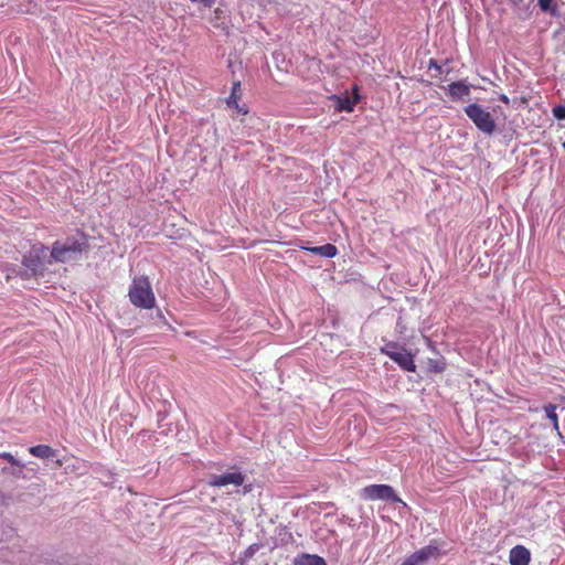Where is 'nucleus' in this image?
Segmentation results:
<instances>
[{
  "mask_svg": "<svg viewBox=\"0 0 565 565\" xmlns=\"http://www.w3.org/2000/svg\"><path fill=\"white\" fill-rule=\"evenodd\" d=\"M129 301L140 309L150 310L156 307L157 300L147 275L135 276L128 289Z\"/></svg>",
  "mask_w": 565,
  "mask_h": 565,
  "instance_id": "obj_1",
  "label": "nucleus"
},
{
  "mask_svg": "<svg viewBox=\"0 0 565 565\" xmlns=\"http://www.w3.org/2000/svg\"><path fill=\"white\" fill-rule=\"evenodd\" d=\"M465 114L483 134L491 136L497 130L495 120L492 115L479 104L472 103L465 107Z\"/></svg>",
  "mask_w": 565,
  "mask_h": 565,
  "instance_id": "obj_2",
  "label": "nucleus"
},
{
  "mask_svg": "<svg viewBox=\"0 0 565 565\" xmlns=\"http://www.w3.org/2000/svg\"><path fill=\"white\" fill-rule=\"evenodd\" d=\"M47 254V247L43 244L34 245L30 252L23 256L22 264L30 270L32 277L44 276L45 257Z\"/></svg>",
  "mask_w": 565,
  "mask_h": 565,
  "instance_id": "obj_3",
  "label": "nucleus"
},
{
  "mask_svg": "<svg viewBox=\"0 0 565 565\" xmlns=\"http://www.w3.org/2000/svg\"><path fill=\"white\" fill-rule=\"evenodd\" d=\"M361 495L371 501L383 500L388 502H402L395 490L388 484H370L362 489Z\"/></svg>",
  "mask_w": 565,
  "mask_h": 565,
  "instance_id": "obj_4",
  "label": "nucleus"
},
{
  "mask_svg": "<svg viewBox=\"0 0 565 565\" xmlns=\"http://www.w3.org/2000/svg\"><path fill=\"white\" fill-rule=\"evenodd\" d=\"M83 246L77 241L70 244L55 242L51 249V258L56 263H65L74 258V255L81 254Z\"/></svg>",
  "mask_w": 565,
  "mask_h": 565,
  "instance_id": "obj_5",
  "label": "nucleus"
},
{
  "mask_svg": "<svg viewBox=\"0 0 565 565\" xmlns=\"http://www.w3.org/2000/svg\"><path fill=\"white\" fill-rule=\"evenodd\" d=\"M439 556V548L436 545H426L407 556L401 565H425L431 558Z\"/></svg>",
  "mask_w": 565,
  "mask_h": 565,
  "instance_id": "obj_6",
  "label": "nucleus"
},
{
  "mask_svg": "<svg viewBox=\"0 0 565 565\" xmlns=\"http://www.w3.org/2000/svg\"><path fill=\"white\" fill-rule=\"evenodd\" d=\"M245 481V476L239 470H232L220 475H211L209 484L212 487H226L228 484L242 486Z\"/></svg>",
  "mask_w": 565,
  "mask_h": 565,
  "instance_id": "obj_7",
  "label": "nucleus"
},
{
  "mask_svg": "<svg viewBox=\"0 0 565 565\" xmlns=\"http://www.w3.org/2000/svg\"><path fill=\"white\" fill-rule=\"evenodd\" d=\"M391 360L398 364V366L406 372H415L416 364L413 354L405 348L398 349V352L391 354Z\"/></svg>",
  "mask_w": 565,
  "mask_h": 565,
  "instance_id": "obj_8",
  "label": "nucleus"
},
{
  "mask_svg": "<svg viewBox=\"0 0 565 565\" xmlns=\"http://www.w3.org/2000/svg\"><path fill=\"white\" fill-rule=\"evenodd\" d=\"M531 561L530 551L523 545H516L510 551L511 565H529Z\"/></svg>",
  "mask_w": 565,
  "mask_h": 565,
  "instance_id": "obj_9",
  "label": "nucleus"
},
{
  "mask_svg": "<svg viewBox=\"0 0 565 565\" xmlns=\"http://www.w3.org/2000/svg\"><path fill=\"white\" fill-rule=\"evenodd\" d=\"M448 95L451 99H462L470 95V86L463 83L462 81L454 82L447 87Z\"/></svg>",
  "mask_w": 565,
  "mask_h": 565,
  "instance_id": "obj_10",
  "label": "nucleus"
},
{
  "mask_svg": "<svg viewBox=\"0 0 565 565\" xmlns=\"http://www.w3.org/2000/svg\"><path fill=\"white\" fill-rule=\"evenodd\" d=\"M159 441V438L157 437L156 433L152 430H141L136 436V443L142 447V448H150L156 445V443Z\"/></svg>",
  "mask_w": 565,
  "mask_h": 565,
  "instance_id": "obj_11",
  "label": "nucleus"
},
{
  "mask_svg": "<svg viewBox=\"0 0 565 565\" xmlns=\"http://www.w3.org/2000/svg\"><path fill=\"white\" fill-rule=\"evenodd\" d=\"M294 565H327V562L319 555L302 553L295 557Z\"/></svg>",
  "mask_w": 565,
  "mask_h": 565,
  "instance_id": "obj_12",
  "label": "nucleus"
},
{
  "mask_svg": "<svg viewBox=\"0 0 565 565\" xmlns=\"http://www.w3.org/2000/svg\"><path fill=\"white\" fill-rule=\"evenodd\" d=\"M29 454L41 459L56 457V451L47 445H38L29 448Z\"/></svg>",
  "mask_w": 565,
  "mask_h": 565,
  "instance_id": "obj_13",
  "label": "nucleus"
},
{
  "mask_svg": "<svg viewBox=\"0 0 565 565\" xmlns=\"http://www.w3.org/2000/svg\"><path fill=\"white\" fill-rule=\"evenodd\" d=\"M25 466L22 461H8V466L2 468L4 473H11L15 478H25L26 473L24 472Z\"/></svg>",
  "mask_w": 565,
  "mask_h": 565,
  "instance_id": "obj_14",
  "label": "nucleus"
},
{
  "mask_svg": "<svg viewBox=\"0 0 565 565\" xmlns=\"http://www.w3.org/2000/svg\"><path fill=\"white\" fill-rule=\"evenodd\" d=\"M308 250H310L312 254L321 255V256L328 257V258L334 257L338 253L337 247L329 243L324 244L322 246L308 248Z\"/></svg>",
  "mask_w": 565,
  "mask_h": 565,
  "instance_id": "obj_15",
  "label": "nucleus"
},
{
  "mask_svg": "<svg viewBox=\"0 0 565 565\" xmlns=\"http://www.w3.org/2000/svg\"><path fill=\"white\" fill-rule=\"evenodd\" d=\"M241 82L236 81L233 83L230 96L226 98L228 107L238 108V100L241 99Z\"/></svg>",
  "mask_w": 565,
  "mask_h": 565,
  "instance_id": "obj_16",
  "label": "nucleus"
},
{
  "mask_svg": "<svg viewBox=\"0 0 565 565\" xmlns=\"http://www.w3.org/2000/svg\"><path fill=\"white\" fill-rule=\"evenodd\" d=\"M337 99V109L340 111H352L354 105L356 104L358 99H351L350 97L341 98L335 96Z\"/></svg>",
  "mask_w": 565,
  "mask_h": 565,
  "instance_id": "obj_17",
  "label": "nucleus"
},
{
  "mask_svg": "<svg viewBox=\"0 0 565 565\" xmlns=\"http://www.w3.org/2000/svg\"><path fill=\"white\" fill-rule=\"evenodd\" d=\"M556 405L547 404L544 406L546 417L551 420L553 428L558 431V417L556 414Z\"/></svg>",
  "mask_w": 565,
  "mask_h": 565,
  "instance_id": "obj_18",
  "label": "nucleus"
},
{
  "mask_svg": "<svg viewBox=\"0 0 565 565\" xmlns=\"http://www.w3.org/2000/svg\"><path fill=\"white\" fill-rule=\"evenodd\" d=\"M428 370L434 373H443L446 370V363L441 360L428 359Z\"/></svg>",
  "mask_w": 565,
  "mask_h": 565,
  "instance_id": "obj_19",
  "label": "nucleus"
},
{
  "mask_svg": "<svg viewBox=\"0 0 565 565\" xmlns=\"http://www.w3.org/2000/svg\"><path fill=\"white\" fill-rule=\"evenodd\" d=\"M401 348L402 347H399L396 342L391 341L381 349V352L391 359V354H393V352H398V349Z\"/></svg>",
  "mask_w": 565,
  "mask_h": 565,
  "instance_id": "obj_20",
  "label": "nucleus"
},
{
  "mask_svg": "<svg viewBox=\"0 0 565 565\" xmlns=\"http://www.w3.org/2000/svg\"><path fill=\"white\" fill-rule=\"evenodd\" d=\"M554 0H539V7L543 12H551L553 15L556 14V9L552 7Z\"/></svg>",
  "mask_w": 565,
  "mask_h": 565,
  "instance_id": "obj_21",
  "label": "nucleus"
},
{
  "mask_svg": "<svg viewBox=\"0 0 565 565\" xmlns=\"http://www.w3.org/2000/svg\"><path fill=\"white\" fill-rule=\"evenodd\" d=\"M259 550V545L258 544H252L249 545L245 552H244V557L245 558H252L255 553Z\"/></svg>",
  "mask_w": 565,
  "mask_h": 565,
  "instance_id": "obj_22",
  "label": "nucleus"
},
{
  "mask_svg": "<svg viewBox=\"0 0 565 565\" xmlns=\"http://www.w3.org/2000/svg\"><path fill=\"white\" fill-rule=\"evenodd\" d=\"M553 114L557 119H565V107L557 106V107L553 108Z\"/></svg>",
  "mask_w": 565,
  "mask_h": 565,
  "instance_id": "obj_23",
  "label": "nucleus"
},
{
  "mask_svg": "<svg viewBox=\"0 0 565 565\" xmlns=\"http://www.w3.org/2000/svg\"><path fill=\"white\" fill-rule=\"evenodd\" d=\"M10 501H11V497L7 495L0 491V507L9 505Z\"/></svg>",
  "mask_w": 565,
  "mask_h": 565,
  "instance_id": "obj_24",
  "label": "nucleus"
},
{
  "mask_svg": "<svg viewBox=\"0 0 565 565\" xmlns=\"http://www.w3.org/2000/svg\"><path fill=\"white\" fill-rule=\"evenodd\" d=\"M498 99H499L500 102H502L503 104H505V105H509V104H510V99H509V97H508L505 94H500V95H499V97H498Z\"/></svg>",
  "mask_w": 565,
  "mask_h": 565,
  "instance_id": "obj_25",
  "label": "nucleus"
},
{
  "mask_svg": "<svg viewBox=\"0 0 565 565\" xmlns=\"http://www.w3.org/2000/svg\"><path fill=\"white\" fill-rule=\"evenodd\" d=\"M200 1L206 8H212L215 3V0H200Z\"/></svg>",
  "mask_w": 565,
  "mask_h": 565,
  "instance_id": "obj_26",
  "label": "nucleus"
},
{
  "mask_svg": "<svg viewBox=\"0 0 565 565\" xmlns=\"http://www.w3.org/2000/svg\"><path fill=\"white\" fill-rule=\"evenodd\" d=\"M0 459L11 460V459H14V457L9 452H3V454H0Z\"/></svg>",
  "mask_w": 565,
  "mask_h": 565,
  "instance_id": "obj_27",
  "label": "nucleus"
},
{
  "mask_svg": "<svg viewBox=\"0 0 565 565\" xmlns=\"http://www.w3.org/2000/svg\"><path fill=\"white\" fill-rule=\"evenodd\" d=\"M236 109H237L239 113H243L244 115H246V114L248 113L247 108H245V107H241L239 105H238V108H236Z\"/></svg>",
  "mask_w": 565,
  "mask_h": 565,
  "instance_id": "obj_28",
  "label": "nucleus"
},
{
  "mask_svg": "<svg viewBox=\"0 0 565 565\" xmlns=\"http://www.w3.org/2000/svg\"><path fill=\"white\" fill-rule=\"evenodd\" d=\"M430 66H434V67H436V68H438V70L440 68V67H439V65H437V63H436V62H433V61H430Z\"/></svg>",
  "mask_w": 565,
  "mask_h": 565,
  "instance_id": "obj_29",
  "label": "nucleus"
},
{
  "mask_svg": "<svg viewBox=\"0 0 565 565\" xmlns=\"http://www.w3.org/2000/svg\"><path fill=\"white\" fill-rule=\"evenodd\" d=\"M218 13H221V9L215 10V14H218Z\"/></svg>",
  "mask_w": 565,
  "mask_h": 565,
  "instance_id": "obj_30",
  "label": "nucleus"
},
{
  "mask_svg": "<svg viewBox=\"0 0 565 565\" xmlns=\"http://www.w3.org/2000/svg\"><path fill=\"white\" fill-rule=\"evenodd\" d=\"M55 462H56L58 466H62V461L56 460Z\"/></svg>",
  "mask_w": 565,
  "mask_h": 565,
  "instance_id": "obj_31",
  "label": "nucleus"
},
{
  "mask_svg": "<svg viewBox=\"0 0 565 565\" xmlns=\"http://www.w3.org/2000/svg\"><path fill=\"white\" fill-rule=\"evenodd\" d=\"M563 147H564V149H565V140H564V143H563Z\"/></svg>",
  "mask_w": 565,
  "mask_h": 565,
  "instance_id": "obj_32",
  "label": "nucleus"
}]
</instances>
